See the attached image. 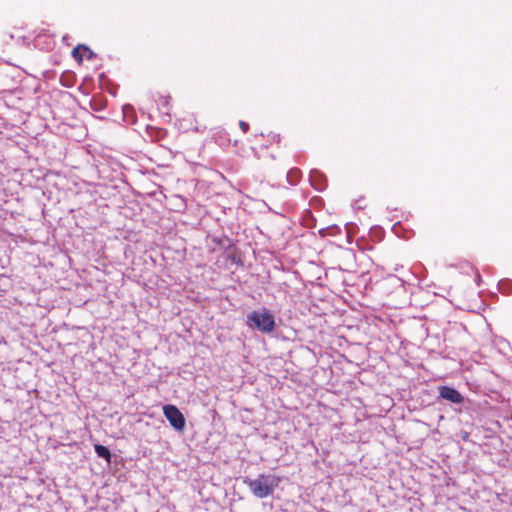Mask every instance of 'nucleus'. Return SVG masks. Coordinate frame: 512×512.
<instances>
[{"label": "nucleus", "mask_w": 512, "mask_h": 512, "mask_svg": "<svg viewBox=\"0 0 512 512\" xmlns=\"http://www.w3.org/2000/svg\"><path fill=\"white\" fill-rule=\"evenodd\" d=\"M243 483L248 486L255 497L262 499L273 495L275 488L280 483V478L271 474H259L255 479L244 477Z\"/></svg>", "instance_id": "nucleus-1"}, {"label": "nucleus", "mask_w": 512, "mask_h": 512, "mask_svg": "<svg viewBox=\"0 0 512 512\" xmlns=\"http://www.w3.org/2000/svg\"><path fill=\"white\" fill-rule=\"evenodd\" d=\"M246 324L259 332L271 333L275 329V317L266 308L254 310L247 315Z\"/></svg>", "instance_id": "nucleus-2"}, {"label": "nucleus", "mask_w": 512, "mask_h": 512, "mask_svg": "<svg viewBox=\"0 0 512 512\" xmlns=\"http://www.w3.org/2000/svg\"><path fill=\"white\" fill-rule=\"evenodd\" d=\"M163 413L175 430L182 431L185 428V418L176 406L171 404L165 405L163 407Z\"/></svg>", "instance_id": "nucleus-3"}, {"label": "nucleus", "mask_w": 512, "mask_h": 512, "mask_svg": "<svg viewBox=\"0 0 512 512\" xmlns=\"http://www.w3.org/2000/svg\"><path fill=\"white\" fill-rule=\"evenodd\" d=\"M439 396L446 401L455 404H461L464 401V397L462 394L453 387L450 386H440L438 388Z\"/></svg>", "instance_id": "nucleus-4"}, {"label": "nucleus", "mask_w": 512, "mask_h": 512, "mask_svg": "<svg viewBox=\"0 0 512 512\" xmlns=\"http://www.w3.org/2000/svg\"><path fill=\"white\" fill-rule=\"evenodd\" d=\"M309 180L311 185L318 191H323L327 185L325 175L316 169L311 170Z\"/></svg>", "instance_id": "nucleus-5"}, {"label": "nucleus", "mask_w": 512, "mask_h": 512, "mask_svg": "<svg viewBox=\"0 0 512 512\" xmlns=\"http://www.w3.org/2000/svg\"><path fill=\"white\" fill-rule=\"evenodd\" d=\"M94 450L98 457L105 459L108 463L111 462V452L106 446L96 444Z\"/></svg>", "instance_id": "nucleus-6"}, {"label": "nucleus", "mask_w": 512, "mask_h": 512, "mask_svg": "<svg viewBox=\"0 0 512 512\" xmlns=\"http://www.w3.org/2000/svg\"><path fill=\"white\" fill-rule=\"evenodd\" d=\"M301 175H302V173L298 168H291L287 172V181L291 185H296L299 182Z\"/></svg>", "instance_id": "nucleus-7"}, {"label": "nucleus", "mask_w": 512, "mask_h": 512, "mask_svg": "<svg viewBox=\"0 0 512 512\" xmlns=\"http://www.w3.org/2000/svg\"><path fill=\"white\" fill-rule=\"evenodd\" d=\"M80 50H88V47L85 45H78L73 49L72 55L79 62L82 61V55L80 54Z\"/></svg>", "instance_id": "nucleus-8"}, {"label": "nucleus", "mask_w": 512, "mask_h": 512, "mask_svg": "<svg viewBox=\"0 0 512 512\" xmlns=\"http://www.w3.org/2000/svg\"><path fill=\"white\" fill-rule=\"evenodd\" d=\"M500 290L507 294L510 293L512 291V283L509 281L500 283Z\"/></svg>", "instance_id": "nucleus-9"}, {"label": "nucleus", "mask_w": 512, "mask_h": 512, "mask_svg": "<svg viewBox=\"0 0 512 512\" xmlns=\"http://www.w3.org/2000/svg\"><path fill=\"white\" fill-rule=\"evenodd\" d=\"M239 126L244 133H246L249 130V124L247 122L240 121Z\"/></svg>", "instance_id": "nucleus-10"}, {"label": "nucleus", "mask_w": 512, "mask_h": 512, "mask_svg": "<svg viewBox=\"0 0 512 512\" xmlns=\"http://www.w3.org/2000/svg\"><path fill=\"white\" fill-rule=\"evenodd\" d=\"M85 51L88 52V58H93L95 56V54L89 48Z\"/></svg>", "instance_id": "nucleus-11"}, {"label": "nucleus", "mask_w": 512, "mask_h": 512, "mask_svg": "<svg viewBox=\"0 0 512 512\" xmlns=\"http://www.w3.org/2000/svg\"><path fill=\"white\" fill-rule=\"evenodd\" d=\"M476 282H477V285H480V282H481V276H480V274H479V273H477Z\"/></svg>", "instance_id": "nucleus-12"}]
</instances>
